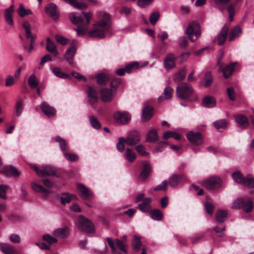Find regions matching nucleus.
<instances>
[{
    "instance_id": "6",
    "label": "nucleus",
    "mask_w": 254,
    "mask_h": 254,
    "mask_svg": "<svg viewBox=\"0 0 254 254\" xmlns=\"http://www.w3.org/2000/svg\"><path fill=\"white\" fill-rule=\"evenodd\" d=\"M25 33V37L27 42L30 43L29 46L26 43L24 44V48L28 53H30L34 48L35 36L31 32V26L28 22H24L22 24Z\"/></svg>"
},
{
    "instance_id": "19",
    "label": "nucleus",
    "mask_w": 254,
    "mask_h": 254,
    "mask_svg": "<svg viewBox=\"0 0 254 254\" xmlns=\"http://www.w3.org/2000/svg\"><path fill=\"white\" fill-rule=\"evenodd\" d=\"M46 11L54 20H56L59 17V13L57 11V6L54 3L48 4L46 8Z\"/></svg>"
},
{
    "instance_id": "59",
    "label": "nucleus",
    "mask_w": 254,
    "mask_h": 254,
    "mask_svg": "<svg viewBox=\"0 0 254 254\" xmlns=\"http://www.w3.org/2000/svg\"><path fill=\"white\" fill-rule=\"evenodd\" d=\"M8 187L6 185H0V198L5 199L6 197V192Z\"/></svg>"
},
{
    "instance_id": "56",
    "label": "nucleus",
    "mask_w": 254,
    "mask_h": 254,
    "mask_svg": "<svg viewBox=\"0 0 254 254\" xmlns=\"http://www.w3.org/2000/svg\"><path fill=\"white\" fill-rule=\"evenodd\" d=\"M65 1L68 2L70 4L73 6L74 7L79 8L83 9L85 8L86 6L82 3H78L76 0H64Z\"/></svg>"
},
{
    "instance_id": "22",
    "label": "nucleus",
    "mask_w": 254,
    "mask_h": 254,
    "mask_svg": "<svg viewBox=\"0 0 254 254\" xmlns=\"http://www.w3.org/2000/svg\"><path fill=\"white\" fill-rule=\"evenodd\" d=\"M236 64V63L230 64L227 65L224 68H223L222 65H220L218 70L219 71L223 72V76L225 78H228L232 74V72L234 70V65Z\"/></svg>"
},
{
    "instance_id": "29",
    "label": "nucleus",
    "mask_w": 254,
    "mask_h": 254,
    "mask_svg": "<svg viewBox=\"0 0 254 254\" xmlns=\"http://www.w3.org/2000/svg\"><path fill=\"white\" fill-rule=\"evenodd\" d=\"M68 229L66 227L58 228L53 232V235L55 236L60 238L65 237L68 236Z\"/></svg>"
},
{
    "instance_id": "42",
    "label": "nucleus",
    "mask_w": 254,
    "mask_h": 254,
    "mask_svg": "<svg viewBox=\"0 0 254 254\" xmlns=\"http://www.w3.org/2000/svg\"><path fill=\"white\" fill-rule=\"evenodd\" d=\"M12 14L13 12H9L7 10H4V17L5 22L7 24L11 27L13 26L14 25Z\"/></svg>"
},
{
    "instance_id": "62",
    "label": "nucleus",
    "mask_w": 254,
    "mask_h": 254,
    "mask_svg": "<svg viewBox=\"0 0 254 254\" xmlns=\"http://www.w3.org/2000/svg\"><path fill=\"white\" fill-rule=\"evenodd\" d=\"M244 203V199L242 198H238L236 199L233 203L232 207V208H239L242 207V205Z\"/></svg>"
},
{
    "instance_id": "21",
    "label": "nucleus",
    "mask_w": 254,
    "mask_h": 254,
    "mask_svg": "<svg viewBox=\"0 0 254 254\" xmlns=\"http://www.w3.org/2000/svg\"><path fill=\"white\" fill-rule=\"evenodd\" d=\"M40 106L42 112L49 117L56 113L55 109L45 102H43Z\"/></svg>"
},
{
    "instance_id": "57",
    "label": "nucleus",
    "mask_w": 254,
    "mask_h": 254,
    "mask_svg": "<svg viewBox=\"0 0 254 254\" xmlns=\"http://www.w3.org/2000/svg\"><path fill=\"white\" fill-rule=\"evenodd\" d=\"M64 157L69 161H76L78 159V156L74 153L64 152Z\"/></svg>"
},
{
    "instance_id": "14",
    "label": "nucleus",
    "mask_w": 254,
    "mask_h": 254,
    "mask_svg": "<svg viewBox=\"0 0 254 254\" xmlns=\"http://www.w3.org/2000/svg\"><path fill=\"white\" fill-rule=\"evenodd\" d=\"M126 143L129 146L137 144L140 140V135L138 132L135 130L131 131L125 139Z\"/></svg>"
},
{
    "instance_id": "8",
    "label": "nucleus",
    "mask_w": 254,
    "mask_h": 254,
    "mask_svg": "<svg viewBox=\"0 0 254 254\" xmlns=\"http://www.w3.org/2000/svg\"><path fill=\"white\" fill-rule=\"evenodd\" d=\"M33 169L36 172L37 175L40 177L56 175L55 168L51 166H44L41 169L34 166L33 167Z\"/></svg>"
},
{
    "instance_id": "58",
    "label": "nucleus",
    "mask_w": 254,
    "mask_h": 254,
    "mask_svg": "<svg viewBox=\"0 0 254 254\" xmlns=\"http://www.w3.org/2000/svg\"><path fill=\"white\" fill-rule=\"evenodd\" d=\"M160 16V14L158 12H154L152 13L149 17L150 22L152 25L156 24L158 21Z\"/></svg>"
},
{
    "instance_id": "63",
    "label": "nucleus",
    "mask_w": 254,
    "mask_h": 254,
    "mask_svg": "<svg viewBox=\"0 0 254 254\" xmlns=\"http://www.w3.org/2000/svg\"><path fill=\"white\" fill-rule=\"evenodd\" d=\"M15 81L12 75H8L5 79V86H11L14 84Z\"/></svg>"
},
{
    "instance_id": "15",
    "label": "nucleus",
    "mask_w": 254,
    "mask_h": 254,
    "mask_svg": "<svg viewBox=\"0 0 254 254\" xmlns=\"http://www.w3.org/2000/svg\"><path fill=\"white\" fill-rule=\"evenodd\" d=\"M165 68L168 70L176 66V57L172 53L168 54L164 60Z\"/></svg>"
},
{
    "instance_id": "20",
    "label": "nucleus",
    "mask_w": 254,
    "mask_h": 254,
    "mask_svg": "<svg viewBox=\"0 0 254 254\" xmlns=\"http://www.w3.org/2000/svg\"><path fill=\"white\" fill-rule=\"evenodd\" d=\"M151 172V166L147 162L143 163V169L139 175V179L142 181L145 180L149 176Z\"/></svg>"
},
{
    "instance_id": "64",
    "label": "nucleus",
    "mask_w": 254,
    "mask_h": 254,
    "mask_svg": "<svg viewBox=\"0 0 254 254\" xmlns=\"http://www.w3.org/2000/svg\"><path fill=\"white\" fill-rule=\"evenodd\" d=\"M167 181H164L160 184L155 187L153 190L155 191L166 190L167 189Z\"/></svg>"
},
{
    "instance_id": "36",
    "label": "nucleus",
    "mask_w": 254,
    "mask_h": 254,
    "mask_svg": "<svg viewBox=\"0 0 254 254\" xmlns=\"http://www.w3.org/2000/svg\"><path fill=\"white\" fill-rule=\"evenodd\" d=\"M2 172L8 176L17 177L19 175V173L18 170L12 166H8L4 168L3 169Z\"/></svg>"
},
{
    "instance_id": "4",
    "label": "nucleus",
    "mask_w": 254,
    "mask_h": 254,
    "mask_svg": "<svg viewBox=\"0 0 254 254\" xmlns=\"http://www.w3.org/2000/svg\"><path fill=\"white\" fill-rule=\"evenodd\" d=\"M69 18L70 21L74 24L78 25L76 29L74 30L77 32L79 36L84 35L88 31V26L85 24H81L83 22L82 17L76 12H72L69 14Z\"/></svg>"
},
{
    "instance_id": "24",
    "label": "nucleus",
    "mask_w": 254,
    "mask_h": 254,
    "mask_svg": "<svg viewBox=\"0 0 254 254\" xmlns=\"http://www.w3.org/2000/svg\"><path fill=\"white\" fill-rule=\"evenodd\" d=\"M228 29V27L225 25L218 35V44L219 45H222L224 43L227 36Z\"/></svg>"
},
{
    "instance_id": "25",
    "label": "nucleus",
    "mask_w": 254,
    "mask_h": 254,
    "mask_svg": "<svg viewBox=\"0 0 254 254\" xmlns=\"http://www.w3.org/2000/svg\"><path fill=\"white\" fill-rule=\"evenodd\" d=\"M76 48L74 46H71L65 53L64 59L70 64L73 63V58L76 53Z\"/></svg>"
},
{
    "instance_id": "43",
    "label": "nucleus",
    "mask_w": 254,
    "mask_h": 254,
    "mask_svg": "<svg viewBox=\"0 0 254 254\" xmlns=\"http://www.w3.org/2000/svg\"><path fill=\"white\" fill-rule=\"evenodd\" d=\"M52 71L57 77L63 79L68 78L70 77V75L62 72L61 69L59 67H54L52 69Z\"/></svg>"
},
{
    "instance_id": "47",
    "label": "nucleus",
    "mask_w": 254,
    "mask_h": 254,
    "mask_svg": "<svg viewBox=\"0 0 254 254\" xmlns=\"http://www.w3.org/2000/svg\"><path fill=\"white\" fill-rule=\"evenodd\" d=\"M55 140L59 142L60 147L63 151H65L68 150L67 143L63 138H62L59 136H57L55 137Z\"/></svg>"
},
{
    "instance_id": "33",
    "label": "nucleus",
    "mask_w": 254,
    "mask_h": 254,
    "mask_svg": "<svg viewBox=\"0 0 254 254\" xmlns=\"http://www.w3.org/2000/svg\"><path fill=\"white\" fill-rule=\"evenodd\" d=\"M46 41V49L47 51L50 53H54L55 55H57L58 54V51L55 43L51 40L49 37L47 38Z\"/></svg>"
},
{
    "instance_id": "35",
    "label": "nucleus",
    "mask_w": 254,
    "mask_h": 254,
    "mask_svg": "<svg viewBox=\"0 0 254 254\" xmlns=\"http://www.w3.org/2000/svg\"><path fill=\"white\" fill-rule=\"evenodd\" d=\"M76 196L74 194H70L68 193H63L61 196V203L65 205L66 203H69L72 199L76 198Z\"/></svg>"
},
{
    "instance_id": "23",
    "label": "nucleus",
    "mask_w": 254,
    "mask_h": 254,
    "mask_svg": "<svg viewBox=\"0 0 254 254\" xmlns=\"http://www.w3.org/2000/svg\"><path fill=\"white\" fill-rule=\"evenodd\" d=\"M235 119L237 124L243 128H245L249 126V121L247 118L243 115H237L235 116Z\"/></svg>"
},
{
    "instance_id": "18",
    "label": "nucleus",
    "mask_w": 254,
    "mask_h": 254,
    "mask_svg": "<svg viewBox=\"0 0 254 254\" xmlns=\"http://www.w3.org/2000/svg\"><path fill=\"white\" fill-rule=\"evenodd\" d=\"M77 188L81 197L84 199H89L93 196L92 192L82 184H78Z\"/></svg>"
},
{
    "instance_id": "37",
    "label": "nucleus",
    "mask_w": 254,
    "mask_h": 254,
    "mask_svg": "<svg viewBox=\"0 0 254 254\" xmlns=\"http://www.w3.org/2000/svg\"><path fill=\"white\" fill-rule=\"evenodd\" d=\"M242 32L241 28L239 26H236L231 31L229 35V41H232L234 39L239 36Z\"/></svg>"
},
{
    "instance_id": "52",
    "label": "nucleus",
    "mask_w": 254,
    "mask_h": 254,
    "mask_svg": "<svg viewBox=\"0 0 254 254\" xmlns=\"http://www.w3.org/2000/svg\"><path fill=\"white\" fill-rule=\"evenodd\" d=\"M132 245L135 251H138L141 245L140 239L137 236H134L132 239Z\"/></svg>"
},
{
    "instance_id": "9",
    "label": "nucleus",
    "mask_w": 254,
    "mask_h": 254,
    "mask_svg": "<svg viewBox=\"0 0 254 254\" xmlns=\"http://www.w3.org/2000/svg\"><path fill=\"white\" fill-rule=\"evenodd\" d=\"M189 141L193 145L199 146L204 143V140L201 134L198 132L189 131L187 134Z\"/></svg>"
},
{
    "instance_id": "28",
    "label": "nucleus",
    "mask_w": 254,
    "mask_h": 254,
    "mask_svg": "<svg viewBox=\"0 0 254 254\" xmlns=\"http://www.w3.org/2000/svg\"><path fill=\"white\" fill-rule=\"evenodd\" d=\"M0 250L4 254H18L13 247L9 244H1L0 245Z\"/></svg>"
},
{
    "instance_id": "38",
    "label": "nucleus",
    "mask_w": 254,
    "mask_h": 254,
    "mask_svg": "<svg viewBox=\"0 0 254 254\" xmlns=\"http://www.w3.org/2000/svg\"><path fill=\"white\" fill-rule=\"evenodd\" d=\"M153 108L150 107H145L142 110V119L145 120L150 119L153 115Z\"/></svg>"
},
{
    "instance_id": "45",
    "label": "nucleus",
    "mask_w": 254,
    "mask_h": 254,
    "mask_svg": "<svg viewBox=\"0 0 254 254\" xmlns=\"http://www.w3.org/2000/svg\"><path fill=\"white\" fill-rule=\"evenodd\" d=\"M242 207L244 211L246 212H250L253 208V202L252 200L249 198L246 202L244 201V203L242 205Z\"/></svg>"
},
{
    "instance_id": "30",
    "label": "nucleus",
    "mask_w": 254,
    "mask_h": 254,
    "mask_svg": "<svg viewBox=\"0 0 254 254\" xmlns=\"http://www.w3.org/2000/svg\"><path fill=\"white\" fill-rule=\"evenodd\" d=\"M172 91L173 89L171 87L167 86L164 89V92L162 95L158 97V100L161 102L164 100L170 99L172 97Z\"/></svg>"
},
{
    "instance_id": "55",
    "label": "nucleus",
    "mask_w": 254,
    "mask_h": 254,
    "mask_svg": "<svg viewBox=\"0 0 254 254\" xmlns=\"http://www.w3.org/2000/svg\"><path fill=\"white\" fill-rule=\"evenodd\" d=\"M55 39L58 43L62 45H66L69 41L68 39L61 35H56L55 36Z\"/></svg>"
},
{
    "instance_id": "16",
    "label": "nucleus",
    "mask_w": 254,
    "mask_h": 254,
    "mask_svg": "<svg viewBox=\"0 0 254 254\" xmlns=\"http://www.w3.org/2000/svg\"><path fill=\"white\" fill-rule=\"evenodd\" d=\"M187 180L186 176L183 173L173 174L169 178L168 184L171 187L177 186L181 181Z\"/></svg>"
},
{
    "instance_id": "44",
    "label": "nucleus",
    "mask_w": 254,
    "mask_h": 254,
    "mask_svg": "<svg viewBox=\"0 0 254 254\" xmlns=\"http://www.w3.org/2000/svg\"><path fill=\"white\" fill-rule=\"evenodd\" d=\"M150 215L151 217L155 220H161L163 217L162 212L158 209H154L150 211Z\"/></svg>"
},
{
    "instance_id": "7",
    "label": "nucleus",
    "mask_w": 254,
    "mask_h": 254,
    "mask_svg": "<svg viewBox=\"0 0 254 254\" xmlns=\"http://www.w3.org/2000/svg\"><path fill=\"white\" fill-rule=\"evenodd\" d=\"M77 225L79 229L86 233H91L94 231L92 223L82 216H80L78 218Z\"/></svg>"
},
{
    "instance_id": "53",
    "label": "nucleus",
    "mask_w": 254,
    "mask_h": 254,
    "mask_svg": "<svg viewBox=\"0 0 254 254\" xmlns=\"http://www.w3.org/2000/svg\"><path fill=\"white\" fill-rule=\"evenodd\" d=\"M135 149L139 154L143 156H147L149 153L145 151V147L142 144L135 146Z\"/></svg>"
},
{
    "instance_id": "2",
    "label": "nucleus",
    "mask_w": 254,
    "mask_h": 254,
    "mask_svg": "<svg viewBox=\"0 0 254 254\" xmlns=\"http://www.w3.org/2000/svg\"><path fill=\"white\" fill-rule=\"evenodd\" d=\"M176 95L178 97L182 99H189L192 98L196 100V97L193 96V90L191 86L186 82L180 83L176 88Z\"/></svg>"
},
{
    "instance_id": "12",
    "label": "nucleus",
    "mask_w": 254,
    "mask_h": 254,
    "mask_svg": "<svg viewBox=\"0 0 254 254\" xmlns=\"http://www.w3.org/2000/svg\"><path fill=\"white\" fill-rule=\"evenodd\" d=\"M221 180L217 177L210 178L203 182V186L208 190L218 189L221 186Z\"/></svg>"
},
{
    "instance_id": "39",
    "label": "nucleus",
    "mask_w": 254,
    "mask_h": 254,
    "mask_svg": "<svg viewBox=\"0 0 254 254\" xmlns=\"http://www.w3.org/2000/svg\"><path fill=\"white\" fill-rule=\"evenodd\" d=\"M31 187L32 189L36 192L43 193L46 194H48L49 192L48 190L45 189L43 186L36 183H32L31 184Z\"/></svg>"
},
{
    "instance_id": "49",
    "label": "nucleus",
    "mask_w": 254,
    "mask_h": 254,
    "mask_svg": "<svg viewBox=\"0 0 254 254\" xmlns=\"http://www.w3.org/2000/svg\"><path fill=\"white\" fill-rule=\"evenodd\" d=\"M28 83L31 88H36L38 86L39 82L35 75L32 74L28 79Z\"/></svg>"
},
{
    "instance_id": "11",
    "label": "nucleus",
    "mask_w": 254,
    "mask_h": 254,
    "mask_svg": "<svg viewBox=\"0 0 254 254\" xmlns=\"http://www.w3.org/2000/svg\"><path fill=\"white\" fill-rule=\"evenodd\" d=\"M116 122L120 124L124 125L128 123L130 120V115L127 112L117 111L113 115Z\"/></svg>"
},
{
    "instance_id": "54",
    "label": "nucleus",
    "mask_w": 254,
    "mask_h": 254,
    "mask_svg": "<svg viewBox=\"0 0 254 254\" xmlns=\"http://www.w3.org/2000/svg\"><path fill=\"white\" fill-rule=\"evenodd\" d=\"M119 141L116 144L117 149L120 152H123L124 149V143H126L125 138L123 137L119 138Z\"/></svg>"
},
{
    "instance_id": "3",
    "label": "nucleus",
    "mask_w": 254,
    "mask_h": 254,
    "mask_svg": "<svg viewBox=\"0 0 254 254\" xmlns=\"http://www.w3.org/2000/svg\"><path fill=\"white\" fill-rule=\"evenodd\" d=\"M185 33L191 42L196 41L201 35L200 26L195 21H191L185 30Z\"/></svg>"
},
{
    "instance_id": "61",
    "label": "nucleus",
    "mask_w": 254,
    "mask_h": 254,
    "mask_svg": "<svg viewBox=\"0 0 254 254\" xmlns=\"http://www.w3.org/2000/svg\"><path fill=\"white\" fill-rule=\"evenodd\" d=\"M43 239L44 241L50 244L54 243L57 241V239L54 238L49 234L44 235L43 236Z\"/></svg>"
},
{
    "instance_id": "50",
    "label": "nucleus",
    "mask_w": 254,
    "mask_h": 254,
    "mask_svg": "<svg viewBox=\"0 0 254 254\" xmlns=\"http://www.w3.org/2000/svg\"><path fill=\"white\" fill-rule=\"evenodd\" d=\"M89 120L91 126L95 129H98L101 127L100 122L96 118L89 117Z\"/></svg>"
},
{
    "instance_id": "41",
    "label": "nucleus",
    "mask_w": 254,
    "mask_h": 254,
    "mask_svg": "<svg viewBox=\"0 0 254 254\" xmlns=\"http://www.w3.org/2000/svg\"><path fill=\"white\" fill-rule=\"evenodd\" d=\"M185 76L186 70L184 68H181L174 74L173 79L176 82H179L183 80Z\"/></svg>"
},
{
    "instance_id": "1",
    "label": "nucleus",
    "mask_w": 254,
    "mask_h": 254,
    "mask_svg": "<svg viewBox=\"0 0 254 254\" xmlns=\"http://www.w3.org/2000/svg\"><path fill=\"white\" fill-rule=\"evenodd\" d=\"M98 20L94 24V28L88 33L90 37L102 39L105 37V33L110 32L111 18L109 14L100 12L98 13Z\"/></svg>"
},
{
    "instance_id": "40",
    "label": "nucleus",
    "mask_w": 254,
    "mask_h": 254,
    "mask_svg": "<svg viewBox=\"0 0 254 254\" xmlns=\"http://www.w3.org/2000/svg\"><path fill=\"white\" fill-rule=\"evenodd\" d=\"M17 12L19 16L21 17H23L25 15L32 14L31 11L29 9H26L22 3H20L19 4V7L17 9Z\"/></svg>"
},
{
    "instance_id": "60",
    "label": "nucleus",
    "mask_w": 254,
    "mask_h": 254,
    "mask_svg": "<svg viewBox=\"0 0 254 254\" xmlns=\"http://www.w3.org/2000/svg\"><path fill=\"white\" fill-rule=\"evenodd\" d=\"M205 77L206 78V81L205 82V86L208 87L212 83L213 79L210 72H206L205 74Z\"/></svg>"
},
{
    "instance_id": "10",
    "label": "nucleus",
    "mask_w": 254,
    "mask_h": 254,
    "mask_svg": "<svg viewBox=\"0 0 254 254\" xmlns=\"http://www.w3.org/2000/svg\"><path fill=\"white\" fill-rule=\"evenodd\" d=\"M100 97L101 100L105 103L111 102L115 97L117 91L116 89H111L107 88L100 90Z\"/></svg>"
},
{
    "instance_id": "34",
    "label": "nucleus",
    "mask_w": 254,
    "mask_h": 254,
    "mask_svg": "<svg viewBox=\"0 0 254 254\" xmlns=\"http://www.w3.org/2000/svg\"><path fill=\"white\" fill-rule=\"evenodd\" d=\"M227 216V212L224 210H219L215 213L216 220L219 223L224 222Z\"/></svg>"
},
{
    "instance_id": "46",
    "label": "nucleus",
    "mask_w": 254,
    "mask_h": 254,
    "mask_svg": "<svg viewBox=\"0 0 254 254\" xmlns=\"http://www.w3.org/2000/svg\"><path fill=\"white\" fill-rule=\"evenodd\" d=\"M96 77L97 83L100 84L106 83L109 79V76L105 73L98 74L96 75Z\"/></svg>"
},
{
    "instance_id": "48",
    "label": "nucleus",
    "mask_w": 254,
    "mask_h": 254,
    "mask_svg": "<svg viewBox=\"0 0 254 254\" xmlns=\"http://www.w3.org/2000/svg\"><path fill=\"white\" fill-rule=\"evenodd\" d=\"M216 7L221 11L223 12L222 6L228 3L231 0H213Z\"/></svg>"
},
{
    "instance_id": "26",
    "label": "nucleus",
    "mask_w": 254,
    "mask_h": 254,
    "mask_svg": "<svg viewBox=\"0 0 254 254\" xmlns=\"http://www.w3.org/2000/svg\"><path fill=\"white\" fill-rule=\"evenodd\" d=\"M151 198L146 197L144 201L138 204V208L143 212H148L151 207Z\"/></svg>"
},
{
    "instance_id": "32",
    "label": "nucleus",
    "mask_w": 254,
    "mask_h": 254,
    "mask_svg": "<svg viewBox=\"0 0 254 254\" xmlns=\"http://www.w3.org/2000/svg\"><path fill=\"white\" fill-rule=\"evenodd\" d=\"M158 134L157 131L155 129L149 130L146 135V141L149 142H153L158 139Z\"/></svg>"
},
{
    "instance_id": "27",
    "label": "nucleus",
    "mask_w": 254,
    "mask_h": 254,
    "mask_svg": "<svg viewBox=\"0 0 254 254\" xmlns=\"http://www.w3.org/2000/svg\"><path fill=\"white\" fill-rule=\"evenodd\" d=\"M202 104L205 107L212 108L216 105V101L213 97L207 96L203 98Z\"/></svg>"
},
{
    "instance_id": "31",
    "label": "nucleus",
    "mask_w": 254,
    "mask_h": 254,
    "mask_svg": "<svg viewBox=\"0 0 254 254\" xmlns=\"http://www.w3.org/2000/svg\"><path fill=\"white\" fill-rule=\"evenodd\" d=\"M125 157L127 161L133 162L136 159V154L133 150L127 148L125 150Z\"/></svg>"
},
{
    "instance_id": "17",
    "label": "nucleus",
    "mask_w": 254,
    "mask_h": 254,
    "mask_svg": "<svg viewBox=\"0 0 254 254\" xmlns=\"http://www.w3.org/2000/svg\"><path fill=\"white\" fill-rule=\"evenodd\" d=\"M138 65L139 64L137 62H134L127 64L125 68H121L117 69L116 72L118 75L122 76L124 74L125 72L129 73L133 69L137 68Z\"/></svg>"
},
{
    "instance_id": "13",
    "label": "nucleus",
    "mask_w": 254,
    "mask_h": 254,
    "mask_svg": "<svg viewBox=\"0 0 254 254\" xmlns=\"http://www.w3.org/2000/svg\"><path fill=\"white\" fill-rule=\"evenodd\" d=\"M87 93L88 103L93 108L95 109L98 102L97 91L92 87L88 86L87 88Z\"/></svg>"
},
{
    "instance_id": "5",
    "label": "nucleus",
    "mask_w": 254,
    "mask_h": 254,
    "mask_svg": "<svg viewBox=\"0 0 254 254\" xmlns=\"http://www.w3.org/2000/svg\"><path fill=\"white\" fill-rule=\"evenodd\" d=\"M232 177L234 181L244 187L249 188L254 187V179L250 177L244 178L243 175L239 171H236L232 173Z\"/></svg>"
},
{
    "instance_id": "51",
    "label": "nucleus",
    "mask_w": 254,
    "mask_h": 254,
    "mask_svg": "<svg viewBox=\"0 0 254 254\" xmlns=\"http://www.w3.org/2000/svg\"><path fill=\"white\" fill-rule=\"evenodd\" d=\"M214 126L217 129L225 128L227 125V123L225 120H220L214 122L213 123Z\"/></svg>"
}]
</instances>
